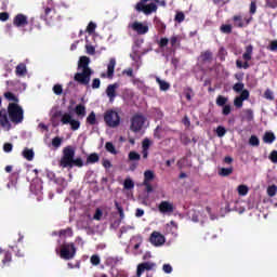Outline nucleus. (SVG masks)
I'll return each instance as SVG.
<instances>
[{
	"instance_id": "f257e3e1",
	"label": "nucleus",
	"mask_w": 277,
	"mask_h": 277,
	"mask_svg": "<svg viewBox=\"0 0 277 277\" xmlns=\"http://www.w3.org/2000/svg\"><path fill=\"white\" fill-rule=\"evenodd\" d=\"M23 120H25V110H23V107L16 103H9L8 109H0V126L8 128V131L12 129V123H10V121L13 122V124H21Z\"/></svg>"
},
{
	"instance_id": "f03ea898",
	"label": "nucleus",
	"mask_w": 277,
	"mask_h": 277,
	"mask_svg": "<svg viewBox=\"0 0 277 277\" xmlns=\"http://www.w3.org/2000/svg\"><path fill=\"white\" fill-rule=\"evenodd\" d=\"M78 72L74 76V81L79 83V85H84V88H90V81L94 71L90 68V57L80 56L78 61Z\"/></svg>"
},
{
	"instance_id": "7ed1b4c3",
	"label": "nucleus",
	"mask_w": 277,
	"mask_h": 277,
	"mask_svg": "<svg viewBox=\"0 0 277 277\" xmlns=\"http://www.w3.org/2000/svg\"><path fill=\"white\" fill-rule=\"evenodd\" d=\"M61 168H83V159L75 158V148L67 146L63 149V156L58 162Z\"/></svg>"
},
{
	"instance_id": "20e7f679",
	"label": "nucleus",
	"mask_w": 277,
	"mask_h": 277,
	"mask_svg": "<svg viewBox=\"0 0 277 277\" xmlns=\"http://www.w3.org/2000/svg\"><path fill=\"white\" fill-rule=\"evenodd\" d=\"M55 118H61L62 124H70L71 131H79L81 122L79 120L72 119V115L69 113L63 114L62 110H58L52 116V126L60 127V122H56Z\"/></svg>"
},
{
	"instance_id": "39448f33",
	"label": "nucleus",
	"mask_w": 277,
	"mask_h": 277,
	"mask_svg": "<svg viewBox=\"0 0 277 277\" xmlns=\"http://www.w3.org/2000/svg\"><path fill=\"white\" fill-rule=\"evenodd\" d=\"M77 254V247H75V242H65L61 246L60 256L64 261H71L75 259Z\"/></svg>"
},
{
	"instance_id": "423d86ee",
	"label": "nucleus",
	"mask_w": 277,
	"mask_h": 277,
	"mask_svg": "<svg viewBox=\"0 0 277 277\" xmlns=\"http://www.w3.org/2000/svg\"><path fill=\"white\" fill-rule=\"evenodd\" d=\"M104 122L110 129H116V127H120V115L114 109L106 110L104 114Z\"/></svg>"
},
{
	"instance_id": "0eeeda50",
	"label": "nucleus",
	"mask_w": 277,
	"mask_h": 277,
	"mask_svg": "<svg viewBox=\"0 0 277 277\" xmlns=\"http://www.w3.org/2000/svg\"><path fill=\"white\" fill-rule=\"evenodd\" d=\"M254 51V47L252 44L246 47V52L242 54V60H245V63L241 60L236 61V68H243V70H248L250 68V61L252 60V52Z\"/></svg>"
},
{
	"instance_id": "6e6552de",
	"label": "nucleus",
	"mask_w": 277,
	"mask_h": 277,
	"mask_svg": "<svg viewBox=\"0 0 277 277\" xmlns=\"http://www.w3.org/2000/svg\"><path fill=\"white\" fill-rule=\"evenodd\" d=\"M144 122H146V118L142 115H134L131 119L130 131L133 133H140L144 127Z\"/></svg>"
},
{
	"instance_id": "1a4fd4ad",
	"label": "nucleus",
	"mask_w": 277,
	"mask_h": 277,
	"mask_svg": "<svg viewBox=\"0 0 277 277\" xmlns=\"http://www.w3.org/2000/svg\"><path fill=\"white\" fill-rule=\"evenodd\" d=\"M149 241L153 246L159 248V246H163V243H166V236L159 232H153L150 234Z\"/></svg>"
},
{
	"instance_id": "9d476101",
	"label": "nucleus",
	"mask_w": 277,
	"mask_h": 277,
	"mask_svg": "<svg viewBox=\"0 0 277 277\" xmlns=\"http://www.w3.org/2000/svg\"><path fill=\"white\" fill-rule=\"evenodd\" d=\"M158 211L163 215H172V213H174V203L170 201H161L158 205Z\"/></svg>"
},
{
	"instance_id": "9b49d317",
	"label": "nucleus",
	"mask_w": 277,
	"mask_h": 277,
	"mask_svg": "<svg viewBox=\"0 0 277 277\" xmlns=\"http://www.w3.org/2000/svg\"><path fill=\"white\" fill-rule=\"evenodd\" d=\"M136 12H144L146 15L153 14V12H157V4L151 2L149 4H136Z\"/></svg>"
},
{
	"instance_id": "f8f14e48",
	"label": "nucleus",
	"mask_w": 277,
	"mask_h": 277,
	"mask_svg": "<svg viewBox=\"0 0 277 277\" xmlns=\"http://www.w3.org/2000/svg\"><path fill=\"white\" fill-rule=\"evenodd\" d=\"M116 70V58H110L107 65V72H102V79H114V72Z\"/></svg>"
},
{
	"instance_id": "ddd939ff",
	"label": "nucleus",
	"mask_w": 277,
	"mask_h": 277,
	"mask_svg": "<svg viewBox=\"0 0 277 277\" xmlns=\"http://www.w3.org/2000/svg\"><path fill=\"white\" fill-rule=\"evenodd\" d=\"M248 98H250V91L243 90L239 96L235 97V107H237V109H241L243 107V101H248Z\"/></svg>"
},
{
	"instance_id": "4468645a",
	"label": "nucleus",
	"mask_w": 277,
	"mask_h": 277,
	"mask_svg": "<svg viewBox=\"0 0 277 277\" xmlns=\"http://www.w3.org/2000/svg\"><path fill=\"white\" fill-rule=\"evenodd\" d=\"M131 28L133 29V31H136L138 36H144L148 34V25L143 24L142 22H134L131 25Z\"/></svg>"
},
{
	"instance_id": "2eb2a0df",
	"label": "nucleus",
	"mask_w": 277,
	"mask_h": 277,
	"mask_svg": "<svg viewBox=\"0 0 277 277\" xmlns=\"http://www.w3.org/2000/svg\"><path fill=\"white\" fill-rule=\"evenodd\" d=\"M55 16V8L53 6H43V14H41V18L47 23H51L53 17Z\"/></svg>"
},
{
	"instance_id": "dca6fc26",
	"label": "nucleus",
	"mask_w": 277,
	"mask_h": 277,
	"mask_svg": "<svg viewBox=\"0 0 277 277\" xmlns=\"http://www.w3.org/2000/svg\"><path fill=\"white\" fill-rule=\"evenodd\" d=\"M13 25L15 27H27L29 25V21H27V15L19 13L13 19Z\"/></svg>"
},
{
	"instance_id": "f3484780",
	"label": "nucleus",
	"mask_w": 277,
	"mask_h": 277,
	"mask_svg": "<svg viewBox=\"0 0 277 277\" xmlns=\"http://www.w3.org/2000/svg\"><path fill=\"white\" fill-rule=\"evenodd\" d=\"M118 88H120V84H118V82L109 84L106 88V94H107L110 103H114V100L116 98V90H118Z\"/></svg>"
},
{
	"instance_id": "a211bd4d",
	"label": "nucleus",
	"mask_w": 277,
	"mask_h": 277,
	"mask_svg": "<svg viewBox=\"0 0 277 277\" xmlns=\"http://www.w3.org/2000/svg\"><path fill=\"white\" fill-rule=\"evenodd\" d=\"M199 60H201V62L203 64H207V62H212L213 61V52H211V50L201 52Z\"/></svg>"
},
{
	"instance_id": "6ab92c4d",
	"label": "nucleus",
	"mask_w": 277,
	"mask_h": 277,
	"mask_svg": "<svg viewBox=\"0 0 277 277\" xmlns=\"http://www.w3.org/2000/svg\"><path fill=\"white\" fill-rule=\"evenodd\" d=\"M15 74L17 77H25L27 75V65L21 63L16 66Z\"/></svg>"
},
{
	"instance_id": "aec40b11",
	"label": "nucleus",
	"mask_w": 277,
	"mask_h": 277,
	"mask_svg": "<svg viewBox=\"0 0 277 277\" xmlns=\"http://www.w3.org/2000/svg\"><path fill=\"white\" fill-rule=\"evenodd\" d=\"M263 142L264 144H274V142H276V134H274V132H265Z\"/></svg>"
},
{
	"instance_id": "412c9836",
	"label": "nucleus",
	"mask_w": 277,
	"mask_h": 277,
	"mask_svg": "<svg viewBox=\"0 0 277 277\" xmlns=\"http://www.w3.org/2000/svg\"><path fill=\"white\" fill-rule=\"evenodd\" d=\"M156 83H158L161 92H168V90H170V84L166 80H161L159 77L156 78Z\"/></svg>"
},
{
	"instance_id": "4be33fe9",
	"label": "nucleus",
	"mask_w": 277,
	"mask_h": 277,
	"mask_svg": "<svg viewBox=\"0 0 277 277\" xmlns=\"http://www.w3.org/2000/svg\"><path fill=\"white\" fill-rule=\"evenodd\" d=\"M75 113L78 116V118H85V106L83 104H78L75 107Z\"/></svg>"
},
{
	"instance_id": "5701e85b",
	"label": "nucleus",
	"mask_w": 277,
	"mask_h": 277,
	"mask_svg": "<svg viewBox=\"0 0 277 277\" xmlns=\"http://www.w3.org/2000/svg\"><path fill=\"white\" fill-rule=\"evenodd\" d=\"M24 159H26L27 161H34V149H29V148H24L23 153H22Z\"/></svg>"
},
{
	"instance_id": "b1692460",
	"label": "nucleus",
	"mask_w": 277,
	"mask_h": 277,
	"mask_svg": "<svg viewBox=\"0 0 277 277\" xmlns=\"http://www.w3.org/2000/svg\"><path fill=\"white\" fill-rule=\"evenodd\" d=\"M11 263H12V252L4 251V258L2 259L3 267H10Z\"/></svg>"
},
{
	"instance_id": "393cba45",
	"label": "nucleus",
	"mask_w": 277,
	"mask_h": 277,
	"mask_svg": "<svg viewBox=\"0 0 277 277\" xmlns=\"http://www.w3.org/2000/svg\"><path fill=\"white\" fill-rule=\"evenodd\" d=\"M156 29L159 31V34H166V24L161 22L159 18L154 19Z\"/></svg>"
},
{
	"instance_id": "a878e982",
	"label": "nucleus",
	"mask_w": 277,
	"mask_h": 277,
	"mask_svg": "<svg viewBox=\"0 0 277 277\" xmlns=\"http://www.w3.org/2000/svg\"><path fill=\"white\" fill-rule=\"evenodd\" d=\"M150 181H155V172L151 170H146L144 172V181L143 183H150Z\"/></svg>"
},
{
	"instance_id": "bb28decb",
	"label": "nucleus",
	"mask_w": 277,
	"mask_h": 277,
	"mask_svg": "<svg viewBox=\"0 0 277 277\" xmlns=\"http://www.w3.org/2000/svg\"><path fill=\"white\" fill-rule=\"evenodd\" d=\"M233 21H234L235 27H239V28L246 27V25L243 24V17H241V15H234Z\"/></svg>"
},
{
	"instance_id": "cd10ccee",
	"label": "nucleus",
	"mask_w": 277,
	"mask_h": 277,
	"mask_svg": "<svg viewBox=\"0 0 277 277\" xmlns=\"http://www.w3.org/2000/svg\"><path fill=\"white\" fill-rule=\"evenodd\" d=\"M87 124H91V127H94V124H97L96 114L94 111H91L87 117Z\"/></svg>"
},
{
	"instance_id": "c85d7f7f",
	"label": "nucleus",
	"mask_w": 277,
	"mask_h": 277,
	"mask_svg": "<svg viewBox=\"0 0 277 277\" xmlns=\"http://www.w3.org/2000/svg\"><path fill=\"white\" fill-rule=\"evenodd\" d=\"M233 167L229 168H221L219 170V176H230L233 174Z\"/></svg>"
},
{
	"instance_id": "c756f323",
	"label": "nucleus",
	"mask_w": 277,
	"mask_h": 277,
	"mask_svg": "<svg viewBox=\"0 0 277 277\" xmlns=\"http://www.w3.org/2000/svg\"><path fill=\"white\" fill-rule=\"evenodd\" d=\"M220 31L221 34H233V25L230 24H223L221 27H220Z\"/></svg>"
},
{
	"instance_id": "7c9ffc66",
	"label": "nucleus",
	"mask_w": 277,
	"mask_h": 277,
	"mask_svg": "<svg viewBox=\"0 0 277 277\" xmlns=\"http://www.w3.org/2000/svg\"><path fill=\"white\" fill-rule=\"evenodd\" d=\"M58 236L60 237H72V228L71 227H67L65 229H61L58 232Z\"/></svg>"
},
{
	"instance_id": "2f4dec72",
	"label": "nucleus",
	"mask_w": 277,
	"mask_h": 277,
	"mask_svg": "<svg viewBox=\"0 0 277 277\" xmlns=\"http://www.w3.org/2000/svg\"><path fill=\"white\" fill-rule=\"evenodd\" d=\"M243 88H246V84H243V82H237V83H235L234 85H233V90H234V92H236L237 94H241V92H243V90H246V89H243Z\"/></svg>"
},
{
	"instance_id": "473e14b6",
	"label": "nucleus",
	"mask_w": 277,
	"mask_h": 277,
	"mask_svg": "<svg viewBox=\"0 0 277 277\" xmlns=\"http://www.w3.org/2000/svg\"><path fill=\"white\" fill-rule=\"evenodd\" d=\"M226 103H228V97H224L223 95H219L216 97V105L219 107H224L226 106Z\"/></svg>"
},
{
	"instance_id": "72a5a7b5",
	"label": "nucleus",
	"mask_w": 277,
	"mask_h": 277,
	"mask_svg": "<svg viewBox=\"0 0 277 277\" xmlns=\"http://www.w3.org/2000/svg\"><path fill=\"white\" fill-rule=\"evenodd\" d=\"M105 148H106L107 153H110L111 155L118 154V151H116V146H114V143H111V142H107L105 144Z\"/></svg>"
},
{
	"instance_id": "f704fd0d",
	"label": "nucleus",
	"mask_w": 277,
	"mask_h": 277,
	"mask_svg": "<svg viewBox=\"0 0 277 277\" xmlns=\"http://www.w3.org/2000/svg\"><path fill=\"white\" fill-rule=\"evenodd\" d=\"M98 159H100L98 154L93 153L88 156L87 163H97Z\"/></svg>"
},
{
	"instance_id": "c9c22d12",
	"label": "nucleus",
	"mask_w": 277,
	"mask_h": 277,
	"mask_svg": "<svg viewBox=\"0 0 277 277\" xmlns=\"http://www.w3.org/2000/svg\"><path fill=\"white\" fill-rule=\"evenodd\" d=\"M245 120H247V122H252V120H254V111H252V109H247L245 111Z\"/></svg>"
},
{
	"instance_id": "e433bc0d",
	"label": "nucleus",
	"mask_w": 277,
	"mask_h": 277,
	"mask_svg": "<svg viewBox=\"0 0 277 277\" xmlns=\"http://www.w3.org/2000/svg\"><path fill=\"white\" fill-rule=\"evenodd\" d=\"M249 144H250V146H260L261 141L259 140V136L251 135L250 138H249Z\"/></svg>"
},
{
	"instance_id": "4c0bfd02",
	"label": "nucleus",
	"mask_w": 277,
	"mask_h": 277,
	"mask_svg": "<svg viewBox=\"0 0 277 277\" xmlns=\"http://www.w3.org/2000/svg\"><path fill=\"white\" fill-rule=\"evenodd\" d=\"M123 187L124 189H133V187H135V183L133 182V180L128 177L123 182Z\"/></svg>"
},
{
	"instance_id": "58836bf2",
	"label": "nucleus",
	"mask_w": 277,
	"mask_h": 277,
	"mask_svg": "<svg viewBox=\"0 0 277 277\" xmlns=\"http://www.w3.org/2000/svg\"><path fill=\"white\" fill-rule=\"evenodd\" d=\"M4 97L6 98V101H12L13 103H18V97H16V95H14V93L12 92H5L4 93Z\"/></svg>"
},
{
	"instance_id": "ea45409f",
	"label": "nucleus",
	"mask_w": 277,
	"mask_h": 277,
	"mask_svg": "<svg viewBox=\"0 0 277 277\" xmlns=\"http://www.w3.org/2000/svg\"><path fill=\"white\" fill-rule=\"evenodd\" d=\"M115 207L119 213L120 221L124 220V209L122 208V206H120L118 201H115Z\"/></svg>"
},
{
	"instance_id": "a19ab883",
	"label": "nucleus",
	"mask_w": 277,
	"mask_h": 277,
	"mask_svg": "<svg viewBox=\"0 0 277 277\" xmlns=\"http://www.w3.org/2000/svg\"><path fill=\"white\" fill-rule=\"evenodd\" d=\"M276 192L277 186L275 184L267 187V196H269V198H274V196H276Z\"/></svg>"
},
{
	"instance_id": "79ce46f5",
	"label": "nucleus",
	"mask_w": 277,
	"mask_h": 277,
	"mask_svg": "<svg viewBox=\"0 0 277 277\" xmlns=\"http://www.w3.org/2000/svg\"><path fill=\"white\" fill-rule=\"evenodd\" d=\"M142 159V156H140L136 151H130L129 153V160L130 161H140Z\"/></svg>"
},
{
	"instance_id": "37998d69",
	"label": "nucleus",
	"mask_w": 277,
	"mask_h": 277,
	"mask_svg": "<svg viewBox=\"0 0 277 277\" xmlns=\"http://www.w3.org/2000/svg\"><path fill=\"white\" fill-rule=\"evenodd\" d=\"M94 31H96V24L93 22H90L87 26V34H94Z\"/></svg>"
},
{
	"instance_id": "c03bdc74",
	"label": "nucleus",
	"mask_w": 277,
	"mask_h": 277,
	"mask_svg": "<svg viewBox=\"0 0 277 277\" xmlns=\"http://www.w3.org/2000/svg\"><path fill=\"white\" fill-rule=\"evenodd\" d=\"M238 194H239V196H248V186L239 185L238 186Z\"/></svg>"
},
{
	"instance_id": "a18cd8bd",
	"label": "nucleus",
	"mask_w": 277,
	"mask_h": 277,
	"mask_svg": "<svg viewBox=\"0 0 277 277\" xmlns=\"http://www.w3.org/2000/svg\"><path fill=\"white\" fill-rule=\"evenodd\" d=\"M52 146L54 148H60V146H62V137L55 136L54 138H52Z\"/></svg>"
},
{
	"instance_id": "49530a36",
	"label": "nucleus",
	"mask_w": 277,
	"mask_h": 277,
	"mask_svg": "<svg viewBox=\"0 0 277 277\" xmlns=\"http://www.w3.org/2000/svg\"><path fill=\"white\" fill-rule=\"evenodd\" d=\"M266 8H271L272 10H276L277 0H265Z\"/></svg>"
},
{
	"instance_id": "de8ad7c7",
	"label": "nucleus",
	"mask_w": 277,
	"mask_h": 277,
	"mask_svg": "<svg viewBox=\"0 0 277 277\" xmlns=\"http://www.w3.org/2000/svg\"><path fill=\"white\" fill-rule=\"evenodd\" d=\"M183 21H185V13H183V12H177V13L175 14L174 22H175V23H183Z\"/></svg>"
},
{
	"instance_id": "09e8293b",
	"label": "nucleus",
	"mask_w": 277,
	"mask_h": 277,
	"mask_svg": "<svg viewBox=\"0 0 277 277\" xmlns=\"http://www.w3.org/2000/svg\"><path fill=\"white\" fill-rule=\"evenodd\" d=\"M216 135L217 137H224V135H226V128L219 126L216 128Z\"/></svg>"
},
{
	"instance_id": "8fccbe9b",
	"label": "nucleus",
	"mask_w": 277,
	"mask_h": 277,
	"mask_svg": "<svg viewBox=\"0 0 277 277\" xmlns=\"http://www.w3.org/2000/svg\"><path fill=\"white\" fill-rule=\"evenodd\" d=\"M53 92L56 94V96L62 95V92H64V89L62 88V84H55L53 87Z\"/></svg>"
},
{
	"instance_id": "3c124183",
	"label": "nucleus",
	"mask_w": 277,
	"mask_h": 277,
	"mask_svg": "<svg viewBox=\"0 0 277 277\" xmlns=\"http://www.w3.org/2000/svg\"><path fill=\"white\" fill-rule=\"evenodd\" d=\"M91 88H92L93 90H98V88H101V79L94 78V79L92 80Z\"/></svg>"
},
{
	"instance_id": "603ef678",
	"label": "nucleus",
	"mask_w": 277,
	"mask_h": 277,
	"mask_svg": "<svg viewBox=\"0 0 277 277\" xmlns=\"http://www.w3.org/2000/svg\"><path fill=\"white\" fill-rule=\"evenodd\" d=\"M101 217H103V210H101V208H97L93 215V220H96L97 222H100Z\"/></svg>"
},
{
	"instance_id": "864d4df0",
	"label": "nucleus",
	"mask_w": 277,
	"mask_h": 277,
	"mask_svg": "<svg viewBox=\"0 0 277 277\" xmlns=\"http://www.w3.org/2000/svg\"><path fill=\"white\" fill-rule=\"evenodd\" d=\"M90 261H91V263L93 264V265H101V256H98V255H96V254H94V255H92L91 256V259H90Z\"/></svg>"
},
{
	"instance_id": "5fc2aeb1",
	"label": "nucleus",
	"mask_w": 277,
	"mask_h": 277,
	"mask_svg": "<svg viewBox=\"0 0 277 277\" xmlns=\"http://www.w3.org/2000/svg\"><path fill=\"white\" fill-rule=\"evenodd\" d=\"M264 98H266L267 101H274V92H272V90L267 89L264 92Z\"/></svg>"
},
{
	"instance_id": "6e6d98bb",
	"label": "nucleus",
	"mask_w": 277,
	"mask_h": 277,
	"mask_svg": "<svg viewBox=\"0 0 277 277\" xmlns=\"http://www.w3.org/2000/svg\"><path fill=\"white\" fill-rule=\"evenodd\" d=\"M168 42H170V39L164 37V38L160 39L158 44H159L160 49H163V48L168 47Z\"/></svg>"
},
{
	"instance_id": "4d7b16f0",
	"label": "nucleus",
	"mask_w": 277,
	"mask_h": 277,
	"mask_svg": "<svg viewBox=\"0 0 277 277\" xmlns=\"http://www.w3.org/2000/svg\"><path fill=\"white\" fill-rule=\"evenodd\" d=\"M12 250H13V252H15V256H18L19 259L25 256V253L23 251H21V249H18V247H12Z\"/></svg>"
},
{
	"instance_id": "13d9d810",
	"label": "nucleus",
	"mask_w": 277,
	"mask_h": 277,
	"mask_svg": "<svg viewBox=\"0 0 277 277\" xmlns=\"http://www.w3.org/2000/svg\"><path fill=\"white\" fill-rule=\"evenodd\" d=\"M272 163H277V150H273L268 157Z\"/></svg>"
},
{
	"instance_id": "bf43d9fd",
	"label": "nucleus",
	"mask_w": 277,
	"mask_h": 277,
	"mask_svg": "<svg viewBox=\"0 0 277 277\" xmlns=\"http://www.w3.org/2000/svg\"><path fill=\"white\" fill-rule=\"evenodd\" d=\"M143 185H144L147 194H153V185L150 184V182H143Z\"/></svg>"
},
{
	"instance_id": "052dcab7",
	"label": "nucleus",
	"mask_w": 277,
	"mask_h": 277,
	"mask_svg": "<svg viewBox=\"0 0 277 277\" xmlns=\"http://www.w3.org/2000/svg\"><path fill=\"white\" fill-rule=\"evenodd\" d=\"M88 55H94L96 53V49L93 45H85Z\"/></svg>"
},
{
	"instance_id": "680f3d73",
	"label": "nucleus",
	"mask_w": 277,
	"mask_h": 277,
	"mask_svg": "<svg viewBox=\"0 0 277 277\" xmlns=\"http://www.w3.org/2000/svg\"><path fill=\"white\" fill-rule=\"evenodd\" d=\"M12 148H14L12 143H4V145H3L4 153H12Z\"/></svg>"
},
{
	"instance_id": "e2e57ef3",
	"label": "nucleus",
	"mask_w": 277,
	"mask_h": 277,
	"mask_svg": "<svg viewBox=\"0 0 277 277\" xmlns=\"http://www.w3.org/2000/svg\"><path fill=\"white\" fill-rule=\"evenodd\" d=\"M230 111H232L230 105L223 106V110H222L223 116L230 115Z\"/></svg>"
},
{
	"instance_id": "0e129e2a",
	"label": "nucleus",
	"mask_w": 277,
	"mask_h": 277,
	"mask_svg": "<svg viewBox=\"0 0 277 277\" xmlns=\"http://www.w3.org/2000/svg\"><path fill=\"white\" fill-rule=\"evenodd\" d=\"M143 150H148L150 148V140L145 138L142 143Z\"/></svg>"
},
{
	"instance_id": "69168bd1",
	"label": "nucleus",
	"mask_w": 277,
	"mask_h": 277,
	"mask_svg": "<svg viewBox=\"0 0 277 277\" xmlns=\"http://www.w3.org/2000/svg\"><path fill=\"white\" fill-rule=\"evenodd\" d=\"M162 269L164 274H172V265L170 264H163Z\"/></svg>"
},
{
	"instance_id": "338daca9",
	"label": "nucleus",
	"mask_w": 277,
	"mask_h": 277,
	"mask_svg": "<svg viewBox=\"0 0 277 277\" xmlns=\"http://www.w3.org/2000/svg\"><path fill=\"white\" fill-rule=\"evenodd\" d=\"M250 14H256V2L254 1L250 4Z\"/></svg>"
},
{
	"instance_id": "774afa93",
	"label": "nucleus",
	"mask_w": 277,
	"mask_h": 277,
	"mask_svg": "<svg viewBox=\"0 0 277 277\" xmlns=\"http://www.w3.org/2000/svg\"><path fill=\"white\" fill-rule=\"evenodd\" d=\"M269 51H277V40L271 42Z\"/></svg>"
}]
</instances>
